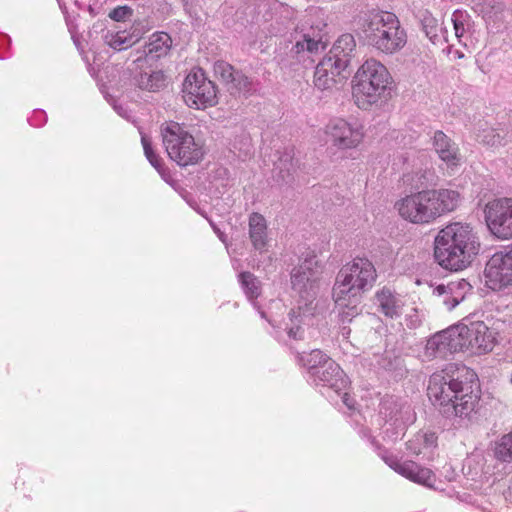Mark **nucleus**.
Instances as JSON below:
<instances>
[{"mask_svg": "<svg viewBox=\"0 0 512 512\" xmlns=\"http://www.w3.org/2000/svg\"><path fill=\"white\" fill-rule=\"evenodd\" d=\"M476 374L464 365L448 364L430 376L427 394L446 417H469L478 403L472 383Z\"/></svg>", "mask_w": 512, "mask_h": 512, "instance_id": "obj_1", "label": "nucleus"}, {"mask_svg": "<svg viewBox=\"0 0 512 512\" xmlns=\"http://www.w3.org/2000/svg\"><path fill=\"white\" fill-rule=\"evenodd\" d=\"M480 249L478 232L468 223H450L438 232L434 240L435 260L451 271H460L471 265Z\"/></svg>", "mask_w": 512, "mask_h": 512, "instance_id": "obj_2", "label": "nucleus"}, {"mask_svg": "<svg viewBox=\"0 0 512 512\" xmlns=\"http://www.w3.org/2000/svg\"><path fill=\"white\" fill-rule=\"evenodd\" d=\"M461 195L452 189H428L407 195L394 204L399 216L413 224H428L453 212Z\"/></svg>", "mask_w": 512, "mask_h": 512, "instance_id": "obj_3", "label": "nucleus"}, {"mask_svg": "<svg viewBox=\"0 0 512 512\" xmlns=\"http://www.w3.org/2000/svg\"><path fill=\"white\" fill-rule=\"evenodd\" d=\"M363 32L368 44L385 54H394L407 43L406 31L397 16L391 12L371 15Z\"/></svg>", "mask_w": 512, "mask_h": 512, "instance_id": "obj_4", "label": "nucleus"}, {"mask_svg": "<svg viewBox=\"0 0 512 512\" xmlns=\"http://www.w3.org/2000/svg\"><path fill=\"white\" fill-rule=\"evenodd\" d=\"M376 270L366 258H355L337 274L333 297L337 306L346 305V297H361L376 281Z\"/></svg>", "mask_w": 512, "mask_h": 512, "instance_id": "obj_5", "label": "nucleus"}, {"mask_svg": "<svg viewBox=\"0 0 512 512\" xmlns=\"http://www.w3.org/2000/svg\"><path fill=\"white\" fill-rule=\"evenodd\" d=\"M390 79L383 64L375 59L366 60L354 77L353 96L358 107L366 110L383 98Z\"/></svg>", "mask_w": 512, "mask_h": 512, "instance_id": "obj_6", "label": "nucleus"}, {"mask_svg": "<svg viewBox=\"0 0 512 512\" xmlns=\"http://www.w3.org/2000/svg\"><path fill=\"white\" fill-rule=\"evenodd\" d=\"M161 136L167 155L179 166L195 165L203 159L202 145L195 141L183 124L173 121L163 124Z\"/></svg>", "mask_w": 512, "mask_h": 512, "instance_id": "obj_7", "label": "nucleus"}, {"mask_svg": "<svg viewBox=\"0 0 512 512\" xmlns=\"http://www.w3.org/2000/svg\"><path fill=\"white\" fill-rule=\"evenodd\" d=\"M321 276V266L315 255H306L291 271V286L307 306L316 297Z\"/></svg>", "mask_w": 512, "mask_h": 512, "instance_id": "obj_8", "label": "nucleus"}, {"mask_svg": "<svg viewBox=\"0 0 512 512\" xmlns=\"http://www.w3.org/2000/svg\"><path fill=\"white\" fill-rule=\"evenodd\" d=\"M182 98L186 105L194 109H204L216 104V88L202 69L191 71L182 87Z\"/></svg>", "mask_w": 512, "mask_h": 512, "instance_id": "obj_9", "label": "nucleus"}, {"mask_svg": "<svg viewBox=\"0 0 512 512\" xmlns=\"http://www.w3.org/2000/svg\"><path fill=\"white\" fill-rule=\"evenodd\" d=\"M467 331L461 323L436 333L427 341L426 356L445 359L453 353L467 351V342L464 340Z\"/></svg>", "mask_w": 512, "mask_h": 512, "instance_id": "obj_10", "label": "nucleus"}, {"mask_svg": "<svg viewBox=\"0 0 512 512\" xmlns=\"http://www.w3.org/2000/svg\"><path fill=\"white\" fill-rule=\"evenodd\" d=\"M484 218L489 231L498 239H512V198H496L484 207Z\"/></svg>", "mask_w": 512, "mask_h": 512, "instance_id": "obj_11", "label": "nucleus"}, {"mask_svg": "<svg viewBox=\"0 0 512 512\" xmlns=\"http://www.w3.org/2000/svg\"><path fill=\"white\" fill-rule=\"evenodd\" d=\"M484 276L487 287L494 291L512 286V258L506 249L491 256L486 264Z\"/></svg>", "mask_w": 512, "mask_h": 512, "instance_id": "obj_12", "label": "nucleus"}, {"mask_svg": "<svg viewBox=\"0 0 512 512\" xmlns=\"http://www.w3.org/2000/svg\"><path fill=\"white\" fill-rule=\"evenodd\" d=\"M326 135L334 147L352 149L361 143L364 133L362 127L357 123L335 119L326 126Z\"/></svg>", "mask_w": 512, "mask_h": 512, "instance_id": "obj_13", "label": "nucleus"}, {"mask_svg": "<svg viewBox=\"0 0 512 512\" xmlns=\"http://www.w3.org/2000/svg\"><path fill=\"white\" fill-rule=\"evenodd\" d=\"M350 72L344 68V62L338 64L331 58L324 57L316 66L314 72V85L320 91L332 90L349 76Z\"/></svg>", "mask_w": 512, "mask_h": 512, "instance_id": "obj_14", "label": "nucleus"}, {"mask_svg": "<svg viewBox=\"0 0 512 512\" xmlns=\"http://www.w3.org/2000/svg\"><path fill=\"white\" fill-rule=\"evenodd\" d=\"M382 459L401 476L421 485L432 486L434 475L430 469L421 467L413 461L401 462L393 455H383Z\"/></svg>", "mask_w": 512, "mask_h": 512, "instance_id": "obj_15", "label": "nucleus"}, {"mask_svg": "<svg viewBox=\"0 0 512 512\" xmlns=\"http://www.w3.org/2000/svg\"><path fill=\"white\" fill-rule=\"evenodd\" d=\"M316 384H322L340 392L347 387L348 379L340 366L331 360H326L324 365L314 371L311 376Z\"/></svg>", "mask_w": 512, "mask_h": 512, "instance_id": "obj_16", "label": "nucleus"}, {"mask_svg": "<svg viewBox=\"0 0 512 512\" xmlns=\"http://www.w3.org/2000/svg\"><path fill=\"white\" fill-rule=\"evenodd\" d=\"M433 147L439 158L447 165L457 166L459 164L461 159L459 148L443 131L434 132Z\"/></svg>", "mask_w": 512, "mask_h": 512, "instance_id": "obj_17", "label": "nucleus"}, {"mask_svg": "<svg viewBox=\"0 0 512 512\" xmlns=\"http://www.w3.org/2000/svg\"><path fill=\"white\" fill-rule=\"evenodd\" d=\"M132 81L136 87L148 92H159L167 86V77L162 70L139 71Z\"/></svg>", "mask_w": 512, "mask_h": 512, "instance_id": "obj_18", "label": "nucleus"}, {"mask_svg": "<svg viewBox=\"0 0 512 512\" xmlns=\"http://www.w3.org/2000/svg\"><path fill=\"white\" fill-rule=\"evenodd\" d=\"M470 332L475 339L467 342L468 350L472 353H485L492 350L494 338L484 322H471Z\"/></svg>", "mask_w": 512, "mask_h": 512, "instance_id": "obj_19", "label": "nucleus"}, {"mask_svg": "<svg viewBox=\"0 0 512 512\" xmlns=\"http://www.w3.org/2000/svg\"><path fill=\"white\" fill-rule=\"evenodd\" d=\"M375 300L378 310L386 317L396 318L401 315L403 302L391 289L384 287L377 291Z\"/></svg>", "mask_w": 512, "mask_h": 512, "instance_id": "obj_20", "label": "nucleus"}, {"mask_svg": "<svg viewBox=\"0 0 512 512\" xmlns=\"http://www.w3.org/2000/svg\"><path fill=\"white\" fill-rule=\"evenodd\" d=\"M355 48L356 42L353 35L343 34L336 40L333 47L325 57L331 58V60L337 64L340 60L341 62L343 61L344 68L348 70Z\"/></svg>", "mask_w": 512, "mask_h": 512, "instance_id": "obj_21", "label": "nucleus"}, {"mask_svg": "<svg viewBox=\"0 0 512 512\" xmlns=\"http://www.w3.org/2000/svg\"><path fill=\"white\" fill-rule=\"evenodd\" d=\"M249 238L254 249L264 252L268 243L267 223L259 213H252L249 216Z\"/></svg>", "mask_w": 512, "mask_h": 512, "instance_id": "obj_22", "label": "nucleus"}, {"mask_svg": "<svg viewBox=\"0 0 512 512\" xmlns=\"http://www.w3.org/2000/svg\"><path fill=\"white\" fill-rule=\"evenodd\" d=\"M472 9L485 21H502L505 4L501 0H470Z\"/></svg>", "mask_w": 512, "mask_h": 512, "instance_id": "obj_23", "label": "nucleus"}, {"mask_svg": "<svg viewBox=\"0 0 512 512\" xmlns=\"http://www.w3.org/2000/svg\"><path fill=\"white\" fill-rule=\"evenodd\" d=\"M508 133L503 128H492L486 124L479 125L476 132V140L488 147L498 148L505 146L508 142Z\"/></svg>", "mask_w": 512, "mask_h": 512, "instance_id": "obj_24", "label": "nucleus"}, {"mask_svg": "<svg viewBox=\"0 0 512 512\" xmlns=\"http://www.w3.org/2000/svg\"><path fill=\"white\" fill-rule=\"evenodd\" d=\"M324 48L325 44L320 38L315 39L314 37H311L310 34L305 33L302 34L301 37L296 40L295 44L292 45L290 54L292 57L300 60L305 54H315Z\"/></svg>", "mask_w": 512, "mask_h": 512, "instance_id": "obj_25", "label": "nucleus"}, {"mask_svg": "<svg viewBox=\"0 0 512 512\" xmlns=\"http://www.w3.org/2000/svg\"><path fill=\"white\" fill-rule=\"evenodd\" d=\"M274 165L277 181L288 184L293 180L296 164L291 152L285 151L281 153Z\"/></svg>", "mask_w": 512, "mask_h": 512, "instance_id": "obj_26", "label": "nucleus"}, {"mask_svg": "<svg viewBox=\"0 0 512 512\" xmlns=\"http://www.w3.org/2000/svg\"><path fill=\"white\" fill-rule=\"evenodd\" d=\"M103 39L112 49L121 51L137 43L140 37L126 31H107Z\"/></svg>", "mask_w": 512, "mask_h": 512, "instance_id": "obj_27", "label": "nucleus"}, {"mask_svg": "<svg viewBox=\"0 0 512 512\" xmlns=\"http://www.w3.org/2000/svg\"><path fill=\"white\" fill-rule=\"evenodd\" d=\"M171 37L165 32H157L151 35L149 42L146 45V55H151L160 58L166 55L171 48Z\"/></svg>", "mask_w": 512, "mask_h": 512, "instance_id": "obj_28", "label": "nucleus"}, {"mask_svg": "<svg viewBox=\"0 0 512 512\" xmlns=\"http://www.w3.org/2000/svg\"><path fill=\"white\" fill-rule=\"evenodd\" d=\"M493 455L501 463L512 464V431L495 440Z\"/></svg>", "mask_w": 512, "mask_h": 512, "instance_id": "obj_29", "label": "nucleus"}, {"mask_svg": "<svg viewBox=\"0 0 512 512\" xmlns=\"http://www.w3.org/2000/svg\"><path fill=\"white\" fill-rule=\"evenodd\" d=\"M326 360H331V358L323 354L318 349L312 350L307 354L304 353L300 356V362L307 367L310 376L314 374V371L320 369Z\"/></svg>", "mask_w": 512, "mask_h": 512, "instance_id": "obj_30", "label": "nucleus"}, {"mask_svg": "<svg viewBox=\"0 0 512 512\" xmlns=\"http://www.w3.org/2000/svg\"><path fill=\"white\" fill-rule=\"evenodd\" d=\"M448 288V294L452 296L451 306H457L461 301L464 300L466 294L472 289V286L465 279H459L451 281L446 284Z\"/></svg>", "mask_w": 512, "mask_h": 512, "instance_id": "obj_31", "label": "nucleus"}, {"mask_svg": "<svg viewBox=\"0 0 512 512\" xmlns=\"http://www.w3.org/2000/svg\"><path fill=\"white\" fill-rule=\"evenodd\" d=\"M302 307L299 306L297 310L292 309L289 312L290 326L287 325V333L290 338L302 339L304 330L301 327L303 323Z\"/></svg>", "mask_w": 512, "mask_h": 512, "instance_id": "obj_32", "label": "nucleus"}, {"mask_svg": "<svg viewBox=\"0 0 512 512\" xmlns=\"http://www.w3.org/2000/svg\"><path fill=\"white\" fill-rule=\"evenodd\" d=\"M242 288L249 299L257 298L260 295V282L250 272H242L239 275Z\"/></svg>", "mask_w": 512, "mask_h": 512, "instance_id": "obj_33", "label": "nucleus"}, {"mask_svg": "<svg viewBox=\"0 0 512 512\" xmlns=\"http://www.w3.org/2000/svg\"><path fill=\"white\" fill-rule=\"evenodd\" d=\"M422 29L426 36L435 44L439 41L438 31L439 28L438 20L432 16L428 11H425L421 16Z\"/></svg>", "mask_w": 512, "mask_h": 512, "instance_id": "obj_34", "label": "nucleus"}, {"mask_svg": "<svg viewBox=\"0 0 512 512\" xmlns=\"http://www.w3.org/2000/svg\"><path fill=\"white\" fill-rule=\"evenodd\" d=\"M360 299L361 297H357V299L356 297H346V305L338 306L343 322H350L355 316L360 314Z\"/></svg>", "mask_w": 512, "mask_h": 512, "instance_id": "obj_35", "label": "nucleus"}, {"mask_svg": "<svg viewBox=\"0 0 512 512\" xmlns=\"http://www.w3.org/2000/svg\"><path fill=\"white\" fill-rule=\"evenodd\" d=\"M469 20V15L461 10H456L452 14L451 21L454 26V32L456 38L461 42V38L466 32V25Z\"/></svg>", "mask_w": 512, "mask_h": 512, "instance_id": "obj_36", "label": "nucleus"}, {"mask_svg": "<svg viewBox=\"0 0 512 512\" xmlns=\"http://www.w3.org/2000/svg\"><path fill=\"white\" fill-rule=\"evenodd\" d=\"M231 85L232 89L244 95L250 94L255 90L253 82L241 71H238L235 77L232 78Z\"/></svg>", "mask_w": 512, "mask_h": 512, "instance_id": "obj_37", "label": "nucleus"}, {"mask_svg": "<svg viewBox=\"0 0 512 512\" xmlns=\"http://www.w3.org/2000/svg\"><path fill=\"white\" fill-rule=\"evenodd\" d=\"M141 142L143 145L144 153L150 164L158 171H161V159L156 155L151 146V141L146 137L142 136Z\"/></svg>", "mask_w": 512, "mask_h": 512, "instance_id": "obj_38", "label": "nucleus"}, {"mask_svg": "<svg viewBox=\"0 0 512 512\" xmlns=\"http://www.w3.org/2000/svg\"><path fill=\"white\" fill-rule=\"evenodd\" d=\"M141 142L143 145L144 153L150 164L158 171H161V159L156 155L151 146V141L146 137L142 136Z\"/></svg>", "mask_w": 512, "mask_h": 512, "instance_id": "obj_39", "label": "nucleus"}, {"mask_svg": "<svg viewBox=\"0 0 512 512\" xmlns=\"http://www.w3.org/2000/svg\"><path fill=\"white\" fill-rule=\"evenodd\" d=\"M446 284H440L433 289V295L437 298L438 303L444 305L448 310H452L455 306H451L452 296L448 294Z\"/></svg>", "mask_w": 512, "mask_h": 512, "instance_id": "obj_40", "label": "nucleus"}, {"mask_svg": "<svg viewBox=\"0 0 512 512\" xmlns=\"http://www.w3.org/2000/svg\"><path fill=\"white\" fill-rule=\"evenodd\" d=\"M216 72L221 75L224 81L231 84L232 78L235 77L238 71L234 70L231 65L222 62L216 66Z\"/></svg>", "mask_w": 512, "mask_h": 512, "instance_id": "obj_41", "label": "nucleus"}, {"mask_svg": "<svg viewBox=\"0 0 512 512\" xmlns=\"http://www.w3.org/2000/svg\"><path fill=\"white\" fill-rule=\"evenodd\" d=\"M131 14V9L127 6H120L113 9L109 13V17L115 21H123L127 16Z\"/></svg>", "mask_w": 512, "mask_h": 512, "instance_id": "obj_42", "label": "nucleus"}, {"mask_svg": "<svg viewBox=\"0 0 512 512\" xmlns=\"http://www.w3.org/2000/svg\"><path fill=\"white\" fill-rule=\"evenodd\" d=\"M464 329L468 330L467 334L465 335V338H464L465 342H468L469 340H471V341L474 340L475 336L472 335V333L470 332V330H471V323L469 325L464 324Z\"/></svg>", "mask_w": 512, "mask_h": 512, "instance_id": "obj_43", "label": "nucleus"}, {"mask_svg": "<svg viewBox=\"0 0 512 512\" xmlns=\"http://www.w3.org/2000/svg\"><path fill=\"white\" fill-rule=\"evenodd\" d=\"M349 333H350V329H349V328H347L346 326H344V327L342 328V335H343V336H347V335H349Z\"/></svg>", "mask_w": 512, "mask_h": 512, "instance_id": "obj_44", "label": "nucleus"}, {"mask_svg": "<svg viewBox=\"0 0 512 512\" xmlns=\"http://www.w3.org/2000/svg\"><path fill=\"white\" fill-rule=\"evenodd\" d=\"M506 250L508 251L509 255L512 258V244L509 247H507Z\"/></svg>", "mask_w": 512, "mask_h": 512, "instance_id": "obj_45", "label": "nucleus"}, {"mask_svg": "<svg viewBox=\"0 0 512 512\" xmlns=\"http://www.w3.org/2000/svg\"><path fill=\"white\" fill-rule=\"evenodd\" d=\"M371 443H372L373 445H377V442L375 441V439H374V438H371Z\"/></svg>", "mask_w": 512, "mask_h": 512, "instance_id": "obj_46", "label": "nucleus"}, {"mask_svg": "<svg viewBox=\"0 0 512 512\" xmlns=\"http://www.w3.org/2000/svg\"><path fill=\"white\" fill-rule=\"evenodd\" d=\"M344 403H345L347 406H349V407H350V405H349V400H348L347 398H346V400H344Z\"/></svg>", "mask_w": 512, "mask_h": 512, "instance_id": "obj_47", "label": "nucleus"}, {"mask_svg": "<svg viewBox=\"0 0 512 512\" xmlns=\"http://www.w3.org/2000/svg\"><path fill=\"white\" fill-rule=\"evenodd\" d=\"M219 237H220L221 241H223V242L225 241L223 238V234H220Z\"/></svg>", "mask_w": 512, "mask_h": 512, "instance_id": "obj_48", "label": "nucleus"}, {"mask_svg": "<svg viewBox=\"0 0 512 512\" xmlns=\"http://www.w3.org/2000/svg\"><path fill=\"white\" fill-rule=\"evenodd\" d=\"M444 34H447V31H444ZM444 38H446V35H444ZM447 41V39H445Z\"/></svg>", "mask_w": 512, "mask_h": 512, "instance_id": "obj_49", "label": "nucleus"}]
</instances>
